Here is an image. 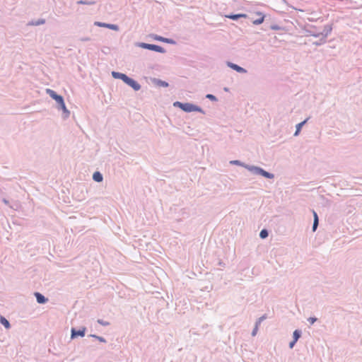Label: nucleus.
<instances>
[{"mask_svg":"<svg viewBox=\"0 0 362 362\" xmlns=\"http://www.w3.org/2000/svg\"><path fill=\"white\" fill-rule=\"evenodd\" d=\"M318 225H319V221H313V227H312L313 231H315L317 230Z\"/></svg>","mask_w":362,"mask_h":362,"instance_id":"obj_34","label":"nucleus"},{"mask_svg":"<svg viewBox=\"0 0 362 362\" xmlns=\"http://www.w3.org/2000/svg\"><path fill=\"white\" fill-rule=\"evenodd\" d=\"M78 4H83V5H94L95 4V1H86V0H79L77 1Z\"/></svg>","mask_w":362,"mask_h":362,"instance_id":"obj_23","label":"nucleus"},{"mask_svg":"<svg viewBox=\"0 0 362 362\" xmlns=\"http://www.w3.org/2000/svg\"><path fill=\"white\" fill-rule=\"evenodd\" d=\"M89 337L95 338L97 340H98L99 341L103 342V343L107 342L106 339L104 337L98 336L96 334H90Z\"/></svg>","mask_w":362,"mask_h":362,"instance_id":"obj_26","label":"nucleus"},{"mask_svg":"<svg viewBox=\"0 0 362 362\" xmlns=\"http://www.w3.org/2000/svg\"><path fill=\"white\" fill-rule=\"evenodd\" d=\"M137 46L139 47H141L143 49L151 50V51L159 52V53H165L166 52L165 49L163 47L158 45L148 44V43H146V42H139L137 44Z\"/></svg>","mask_w":362,"mask_h":362,"instance_id":"obj_3","label":"nucleus"},{"mask_svg":"<svg viewBox=\"0 0 362 362\" xmlns=\"http://www.w3.org/2000/svg\"><path fill=\"white\" fill-rule=\"evenodd\" d=\"M224 90H225V91H228V90H229V89H228V88H224Z\"/></svg>","mask_w":362,"mask_h":362,"instance_id":"obj_41","label":"nucleus"},{"mask_svg":"<svg viewBox=\"0 0 362 362\" xmlns=\"http://www.w3.org/2000/svg\"><path fill=\"white\" fill-rule=\"evenodd\" d=\"M226 18L231 19L233 21H238L240 18H247V15L245 13H230L226 16Z\"/></svg>","mask_w":362,"mask_h":362,"instance_id":"obj_10","label":"nucleus"},{"mask_svg":"<svg viewBox=\"0 0 362 362\" xmlns=\"http://www.w3.org/2000/svg\"><path fill=\"white\" fill-rule=\"evenodd\" d=\"M308 321L310 322V325H313L315 322L317 321V318L315 317H310L308 318Z\"/></svg>","mask_w":362,"mask_h":362,"instance_id":"obj_31","label":"nucleus"},{"mask_svg":"<svg viewBox=\"0 0 362 362\" xmlns=\"http://www.w3.org/2000/svg\"><path fill=\"white\" fill-rule=\"evenodd\" d=\"M35 296L36 298V300L39 304H45L48 301V299L42 293L39 292L35 293Z\"/></svg>","mask_w":362,"mask_h":362,"instance_id":"obj_12","label":"nucleus"},{"mask_svg":"<svg viewBox=\"0 0 362 362\" xmlns=\"http://www.w3.org/2000/svg\"><path fill=\"white\" fill-rule=\"evenodd\" d=\"M247 170L254 175H259L267 179H272L274 177V175L273 173L267 172L259 166L251 165V167L247 168Z\"/></svg>","mask_w":362,"mask_h":362,"instance_id":"obj_2","label":"nucleus"},{"mask_svg":"<svg viewBox=\"0 0 362 362\" xmlns=\"http://www.w3.org/2000/svg\"><path fill=\"white\" fill-rule=\"evenodd\" d=\"M230 163L231 165H239V166H242L245 168H246L247 170V168H250L251 167L250 165H247V164H245V163L239 160H230Z\"/></svg>","mask_w":362,"mask_h":362,"instance_id":"obj_17","label":"nucleus"},{"mask_svg":"<svg viewBox=\"0 0 362 362\" xmlns=\"http://www.w3.org/2000/svg\"><path fill=\"white\" fill-rule=\"evenodd\" d=\"M268 235H269V231H268V230H267L265 228L262 229L259 233V237L262 239H265L266 238L268 237Z\"/></svg>","mask_w":362,"mask_h":362,"instance_id":"obj_24","label":"nucleus"},{"mask_svg":"<svg viewBox=\"0 0 362 362\" xmlns=\"http://www.w3.org/2000/svg\"><path fill=\"white\" fill-rule=\"evenodd\" d=\"M93 180L95 181V182H100L103 181V176L102 175V173L99 171H95L93 175Z\"/></svg>","mask_w":362,"mask_h":362,"instance_id":"obj_18","label":"nucleus"},{"mask_svg":"<svg viewBox=\"0 0 362 362\" xmlns=\"http://www.w3.org/2000/svg\"><path fill=\"white\" fill-rule=\"evenodd\" d=\"M58 110H62L63 112V117L66 119L70 115V111L66 108L64 100L57 106Z\"/></svg>","mask_w":362,"mask_h":362,"instance_id":"obj_9","label":"nucleus"},{"mask_svg":"<svg viewBox=\"0 0 362 362\" xmlns=\"http://www.w3.org/2000/svg\"><path fill=\"white\" fill-rule=\"evenodd\" d=\"M272 30H277V29H279V27L277 25H274V26L272 27Z\"/></svg>","mask_w":362,"mask_h":362,"instance_id":"obj_40","label":"nucleus"},{"mask_svg":"<svg viewBox=\"0 0 362 362\" xmlns=\"http://www.w3.org/2000/svg\"><path fill=\"white\" fill-rule=\"evenodd\" d=\"M206 98L207 99H209V100H211V101H214V102H216V101H217V100H218L217 98H216L214 95H213V94H210V93L207 94V95H206Z\"/></svg>","mask_w":362,"mask_h":362,"instance_id":"obj_28","label":"nucleus"},{"mask_svg":"<svg viewBox=\"0 0 362 362\" xmlns=\"http://www.w3.org/2000/svg\"><path fill=\"white\" fill-rule=\"evenodd\" d=\"M302 331L300 329H295L293 332V339L298 341V340L301 337Z\"/></svg>","mask_w":362,"mask_h":362,"instance_id":"obj_21","label":"nucleus"},{"mask_svg":"<svg viewBox=\"0 0 362 362\" xmlns=\"http://www.w3.org/2000/svg\"><path fill=\"white\" fill-rule=\"evenodd\" d=\"M326 42H327L326 38H324L322 37H320L319 40H317L316 42H313V44L316 45V46H320V45H322L325 44Z\"/></svg>","mask_w":362,"mask_h":362,"instance_id":"obj_25","label":"nucleus"},{"mask_svg":"<svg viewBox=\"0 0 362 362\" xmlns=\"http://www.w3.org/2000/svg\"><path fill=\"white\" fill-rule=\"evenodd\" d=\"M257 14L258 16H260V17L257 19L254 20L252 23L255 25H260L264 22L265 16L260 12L257 13Z\"/></svg>","mask_w":362,"mask_h":362,"instance_id":"obj_19","label":"nucleus"},{"mask_svg":"<svg viewBox=\"0 0 362 362\" xmlns=\"http://www.w3.org/2000/svg\"><path fill=\"white\" fill-rule=\"evenodd\" d=\"M131 79H132V78H130V77H129V76H128L127 74H125V75H124V78H122V81L124 83L127 84V83L130 81V80H131Z\"/></svg>","mask_w":362,"mask_h":362,"instance_id":"obj_32","label":"nucleus"},{"mask_svg":"<svg viewBox=\"0 0 362 362\" xmlns=\"http://www.w3.org/2000/svg\"><path fill=\"white\" fill-rule=\"evenodd\" d=\"M313 221H319V218H318V216H317V214L313 211Z\"/></svg>","mask_w":362,"mask_h":362,"instance_id":"obj_36","label":"nucleus"},{"mask_svg":"<svg viewBox=\"0 0 362 362\" xmlns=\"http://www.w3.org/2000/svg\"><path fill=\"white\" fill-rule=\"evenodd\" d=\"M258 329H259V326L255 325V327L253 328V329L252 331V334H251L252 337H255L257 334Z\"/></svg>","mask_w":362,"mask_h":362,"instance_id":"obj_33","label":"nucleus"},{"mask_svg":"<svg viewBox=\"0 0 362 362\" xmlns=\"http://www.w3.org/2000/svg\"><path fill=\"white\" fill-rule=\"evenodd\" d=\"M130 86L134 90L138 91L141 89V85L134 79L132 78L130 81L127 84Z\"/></svg>","mask_w":362,"mask_h":362,"instance_id":"obj_13","label":"nucleus"},{"mask_svg":"<svg viewBox=\"0 0 362 362\" xmlns=\"http://www.w3.org/2000/svg\"><path fill=\"white\" fill-rule=\"evenodd\" d=\"M95 25L103 28H107L112 30H119V26L116 24H110V23H102L96 21L94 23Z\"/></svg>","mask_w":362,"mask_h":362,"instance_id":"obj_7","label":"nucleus"},{"mask_svg":"<svg viewBox=\"0 0 362 362\" xmlns=\"http://www.w3.org/2000/svg\"><path fill=\"white\" fill-rule=\"evenodd\" d=\"M86 329H87L86 327H82L79 329H76V328L72 327L71 329V339H74L78 337H83L86 334Z\"/></svg>","mask_w":362,"mask_h":362,"instance_id":"obj_4","label":"nucleus"},{"mask_svg":"<svg viewBox=\"0 0 362 362\" xmlns=\"http://www.w3.org/2000/svg\"><path fill=\"white\" fill-rule=\"evenodd\" d=\"M332 30V25L330 24H327L324 26L322 31L320 33V36L327 39V36L331 33Z\"/></svg>","mask_w":362,"mask_h":362,"instance_id":"obj_8","label":"nucleus"},{"mask_svg":"<svg viewBox=\"0 0 362 362\" xmlns=\"http://www.w3.org/2000/svg\"><path fill=\"white\" fill-rule=\"evenodd\" d=\"M267 318V316L266 314L263 315L260 317H259L257 321L255 322V325L257 326H259L261 323Z\"/></svg>","mask_w":362,"mask_h":362,"instance_id":"obj_27","label":"nucleus"},{"mask_svg":"<svg viewBox=\"0 0 362 362\" xmlns=\"http://www.w3.org/2000/svg\"><path fill=\"white\" fill-rule=\"evenodd\" d=\"M46 92L50 98L56 101L57 106L64 100L63 96L57 94V92L52 89L47 88L46 89Z\"/></svg>","mask_w":362,"mask_h":362,"instance_id":"obj_5","label":"nucleus"},{"mask_svg":"<svg viewBox=\"0 0 362 362\" xmlns=\"http://www.w3.org/2000/svg\"><path fill=\"white\" fill-rule=\"evenodd\" d=\"M153 82L154 84H156L158 86L165 87V88L169 86V83L168 82L163 81L161 79L153 78Z\"/></svg>","mask_w":362,"mask_h":362,"instance_id":"obj_15","label":"nucleus"},{"mask_svg":"<svg viewBox=\"0 0 362 362\" xmlns=\"http://www.w3.org/2000/svg\"><path fill=\"white\" fill-rule=\"evenodd\" d=\"M81 41H83V42H86V41H90V38L88 37H81L80 39Z\"/></svg>","mask_w":362,"mask_h":362,"instance_id":"obj_37","label":"nucleus"},{"mask_svg":"<svg viewBox=\"0 0 362 362\" xmlns=\"http://www.w3.org/2000/svg\"><path fill=\"white\" fill-rule=\"evenodd\" d=\"M124 75H125V74L117 72V71H112V77L114 78H117V79L122 80V78H124Z\"/></svg>","mask_w":362,"mask_h":362,"instance_id":"obj_22","label":"nucleus"},{"mask_svg":"<svg viewBox=\"0 0 362 362\" xmlns=\"http://www.w3.org/2000/svg\"><path fill=\"white\" fill-rule=\"evenodd\" d=\"M308 33H309V35L310 36H313V37H321L320 33H316V32H314V31H312V30H308Z\"/></svg>","mask_w":362,"mask_h":362,"instance_id":"obj_29","label":"nucleus"},{"mask_svg":"<svg viewBox=\"0 0 362 362\" xmlns=\"http://www.w3.org/2000/svg\"><path fill=\"white\" fill-rule=\"evenodd\" d=\"M97 322L103 326H108L110 325V322L107 321H104L102 319H98L97 320Z\"/></svg>","mask_w":362,"mask_h":362,"instance_id":"obj_30","label":"nucleus"},{"mask_svg":"<svg viewBox=\"0 0 362 362\" xmlns=\"http://www.w3.org/2000/svg\"><path fill=\"white\" fill-rule=\"evenodd\" d=\"M309 119H310V117H308L305 120H303V122H300V123L296 124V132L294 133V136H298L300 134L302 127L308 122Z\"/></svg>","mask_w":362,"mask_h":362,"instance_id":"obj_14","label":"nucleus"},{"mask_svg":"<svg viewBox=\"0 0 362 362\" xmlns=\"http://www.w3.org/2000/svg\"><path fill=\"white\" fill-rule=\"evenodd\" d=\"M297 341L293 339L290 343H289V348L290 349H293L295 346V344H296Z\"/></svg>","mask_w":362,"mask_h":362,"instance_id":"obj_35","label":"nucleus"},{"mask_svg":"<svg viewBox=\"0 0 362 362\" xmlns=\"http://www.w3.org/2000/svg\"><path fill=\"white\" fill-rule=\"evenodd\" d=\"M226 64L229 68L237 71L238 73L246 74L247 72V71L245 68H243L236 64H234L233 62H227Z\"/></svg>","mask_w":362,"mask_h":362,"instance_id":"obj_6","label":"nucleus"},{"mask_svg":"<svg viewBox=\"0 0 362 362\" xmlns=\"http://www.w3.org/2000/svg\"><path fill=\"white\" fill-rule=\"evenodd\" d=\"M153 38H154V40L160 41V42L172 44V45L175 44V41L174 40L170 39V38H166V37H162L160 35H155Z\"/></svg>","mask_w":362,"mask_h":362,"instance_id":"obj_11","label":"nucleus"},{"mask_svg":"<svg viewBox=\"0 0 362 362\" xmlns=\"http://www.w3.org/2000/svg\"><path fill=\"white\" fill-rule=\"evenodd\" d=\"M0 323L6 328L9 329L11 327V324L9 321L4 317V316H0Z\"/></svg>","mask_w":362,"mask_h":362,"instance_id":"obj_20","label":"nucleus"},{"mask_svg":"<svg viewBox=\"0 0 362 362\" xmlns=\"http://www.w3.org/2000/svg\"><path fill=\"white\" fill-rule=\"evenodd\" d=\"M2 202H3L5 204H6V205H8V203H9V202H8V200H7V199H5V198H4V199H2Z\"/></svg>","mask_w":362,"mask_h":362,"instance_id":"obj_38","label":"nucleus"},{"mask_svg":"<svg viewBox=\"0 0 362 362\" xmlns=\"http://www.w3.org/2000/svg\"><path fill=\"white\" fill-rule=\"evenodd\" d=\"M218 265L221 266V267H225V263L221 262V261H219L218 262Z\"/></svg>","mask_w":362,"mask_h":362,"instance_id":"obj_39","label":"nucleus"},{"mask_svg":"<svg viewBox=\"0 0 362 362\" xmlns=\"http://www.w3.org/2000/svg\"><path fill=\"white\" fill-rule=\"evenodd\" d=\"M45 23V20L44 18H39L37 20H33V21H30L28 23V25L37 26V25H43Z\"/></svg>","mask_w":362,"mask_h":362,"instance_id":"obj_16","label":"nucleus"},{"mask_svg":"<svg viewBox=\"0 0 362 362\" xmlns=\"http://www.w3.org/2000/svg\"><path fill=\"white\" fill-rule=\"evenodd\" d=\"M173 106L180 108L185 112H198L205 114V111L199 106L190 103H182L176 101L173 103Z\"/></svg>","mask_w":362,"mask_h":362,"instance_id":"obj_1","label":"nucleus"}]
</instances>
